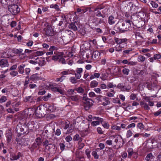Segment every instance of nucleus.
<instances>
[{
	"label": "nucleus",
	"mask_w": 161,
	"mask_h": 161,
	"mask_svg": "<svg viewBox=\"0 0 161 161\" xmlns=\"http://www.w3.org/2000/svg\"><path fill=\"white\" fill-rule=\"evenodd\" d=\"M55 89L54 91V92H58L60 94L63 95L65 94L64 91L59 87H56L55 89Z\"/></svg>",
	"instance_id": "nucleus-28"
},
{
	"label": "nucleus",
	"mask_w": 161,
	"mask_h": 161,
	"mask_svg": "<svg viewBox=\"0 0 161 161\" xmlns=\"http://www.w3.org/2000/svg\"><path fill=\"white\" fill-rule=\"evenodd\" d=\"M69 29H71L74 31H76L77 30V28L76 26L75 25V24L73 23L70 24L69 25Z\"/></svg>",
	"instance_id": "nucleus-36"
},
{
	"label": "nucleus",
	"mask_w": 161,
	"mask_h": 161,
	"mask_svg": "<svg viewBox=\"0 0 161 161\" xmlns=\"http://www.w3.org/2000/svg\"><path fill=\"white\" fill-rule=\"evenodd\" d=\"M13 106V108L11 109V113H14V111L17 112L19 110V109L18 108H14V106L15 107H17L20 104V103L19 102H15L12 103Z\"/></svg>",
	"instance_id": "nucleus-15"
},
{
	"label": "nucleus",
	"mask_w": 161,
	"mask_h": 161,
	"mask_svg": "<svg viewBox=\"0 0 161 161\" xmlns=\"http://www.w3.org/2000/svg\"><path fill=\"white\" fill-rule=\"evenodd\" d=\"M94 20H95V22H96V23L97 25L99 24H100L103 23V19H99L97 18H95L94 19Z\"/></svg>",
	"instance_id": "nucleus-43"
},
{
	"label": "nucleus",
	"mask_w": 161,
	"mask_h": 161,
	"mask_svg": "<svg viewBox=\"0 0 161 161\" xmlns=\"http://www.w3.org/2000/svg\"><path fill=\"white\" fill-rule=\"evenodd\" d=\"M58 62L60 63H61L63 64H65L66 63V61L65 60V59L64 58L62 57H61L58 60Z\"/></svg>",
	"instance_id": "nucleus-53"
},
{
	"label": "nucleus",
	"mask_w": 161,
	"mask_h": 161,
	"mask_svg": "<svg viewBox=\"0 0 161 161\" xmlns=\"http://www.w3.org/2000/svg\"><path fill=\"white\" fill-rule=\"evenodd\" d=\"M122 72L124 75H127L129 74L130 70L128 68H124L122 70Z\"/></svg>",
	"instance_id": "nucleus-42"
},
{
	"label": "nucleus",
	"mask_w": 161,
	"mask_h": 161,
	"mask_svg": "<svg viewBox=\"0 0 161 161\" xmlns=\"http://www.w3.org/2000/svg\"><path fill=\"white\" fill-rule=\"evenodd\" d=\"M135 34L136 36V38L138 39H143V37L141 34V33L139 32H135Z\"/></svg>",
	"instance_id": "nucleus-40"
},
{
	"label": "nucleus",
	"mask_w": 161,
	"mask_h": 161,
	"mask_svg": "<svg viewBox=\"0 0 161 161\" xmlns=\"http://www.w3.org/2000/svg\"><path fill=\"white\" fill-rule=\"evenodd\" d=\"M98 85V82L96 80H93L91 82L90 86L91 87H97Z\"/></svg>",
	"instance_id": "nucleus-39"
},
{
	"label": "nucleus",
	"mask_w": 161,
	"mask_h": 161,
	"mask_svg": "<svg viewBox=\"0 0 161 161\" xmlns=\"http://www.w3.org/2000/svg\"><path fill=\"white\" fill-rule=\"evenodd\" d=\"M75 90L79 93H83L84 92V90L81 87H80L75 88Z\"/></svg>",
	"instance_id": "nucleus-44"
},
{
	"label": "nucleus",
	"mask_w": 161,
	"mask_h": 161,
	"mask_svg": "<svg viewBox=\"0 0 161 161\" xmlns=\"http://www.w3.org/2000/svg\"><path fill=\"white\" fill-rule=\"evenodd\" d=\"M124 46H122L121 45H119L118 47H115V50L117 52H119L122 50V48H124Z\"/></svg>",
	"instance_id": "nucleus-51"
},
{
	"label": "nucleus",
	"mask_w": 161,
	"mask_h": 161,
	"mask_svg": "<svg viewBox=\"0 0 161 161\" xmlns=\"http://www.w3.org/2000/svg\"><path fill=\"white\" fill-rule=\"evenodd\" d=\"M18 72L17 71L14 70H11V75L13 76H15L18 74Z\"/></svg>",
	"instance_id": "nucleus-59"
},
{
	"label": "nucleus",
	"mask_w": 161,
	"mask_h": 161,
	"mask_svg": "<svg viewBox=\"0 0 161 161\" xmlns=\"http://www.w3.org/2000/svg\"><path fill=\"white\" fill-rule=\"evenodd\" d=\"M21 156V153H18L12 156V159L11 158V160H16L19 158Z\"/></svg>",
	"instance_id": "nucleus-37"
},
{
	"label": "nucleus",
	"mask_w": 161,
	"mask_h": 161,
	"mask_svg": "<svg viewBox=\"0 0 161 161\" xmlns=\"http://www.w3.org/2000/svg\"><path fill=\"white\" fill-rule=\"evenodd\" d=\"M106 12H104V10H103L102 13L99 10L97 11L96 13V15L97 17H102V18H104L105 16Z\"/></svg>",
	"instance_id": "nucleus-22"
},
{
	"label": "nucleus",
	"mask_w": 161,
	"mask_h": 161,
	"mask_svg": "<svg viewBox=\"0 0 161 161\" xmlns=\"http://www.w3.org/2000/svg\"><path fill=\"white\" fill-rule=\"evenodd\" d=\"M154 157L151 153L147 154L145 158V159L147 161H151V159H153Z\"/></svg>",
	"instance_id": "nucleus-29"
},
{
	"label": "nucleus",
	"mask_w": 161,
	"mask_h": 161,
	"mask_svg": "<svg viewBox=\"0 0 161 161\" xmlns=\"http://www.w3.org/2000/svg\"><path fill=\"white\" fill-rule=\"evenodd\" d=\"M123 25H124L122 22L119 21L114 26V30L117 32L121 33L124 32Z\"/></svg>",
	"instance_id": "nucleus-4"
},
{
	"label": "nucleus",
	"mask_w": 161,
	"mask_h": 161,
	"mask_svg": "<svg viewBox=\"0 0 161 161\" xmlns=\"http://www.w3.org/2000/svg\"><path fill=\"white\" fill-rule=\"evenodd\" d=\"M114 40L117 44L120 45L121 44L124 43V45L125 44L126 46L128 39L126 38L121 39L115 37Z\"/></svg>",
	"instance_id": "nucleus-9"
},
{
	"label": "nucleus",
	"mask_w": 161,
	"mask_h": 161,
	"mask_svg": "<svg viewBox=\"0 0 161 161\" xmlns=\"http://www.w3.org/2000/svg\"><path fill=\"white\" fill-rule=\"evenodd\" d=\"M20 11L18 6L15 3L11 4V13L13 15H16Z\"/></svg>",
	"instance_id": "nucleus-3"
},
{
	"label": "nucleus",
	"mask_w": 161,
	"mask_h": 161,
	"mask_svg": "<svg viewBox=\"0 0 161 161\" xmlns=\"http://www.w3.org/2000/svg\"><path fill=\"white\" fill-rule=\"evenodd\" d=\"M75 89H69L67 92V93L68 95H72L74 94V93L75 92Z\"/></svg>",
	"instance_id": "nucleus-47"
},
{
	"label": "nucleus",
	"mask_w": 161,
	"mask_h": 161,
	"mask_svg": "<svg viewBox=\"0 0 161 161\" xmlns=\"http://www.w3.org/2000/svg\"><path fill=\"white\" fill-rule=\"evenodd\" d=\"M46 35L48 36H52L54 34L53 31L50 27H48L45 29Z\"/></svg>",
	"instance_id": "nucleus-12"
},
{
	"label": "nucleus",
	"mask_w": 161,
	"mask_h": 161,
	"mask_svg": "<svg viewBox=\"0 0 161 161\" xmlns=\"http://www.w3.org/2000/svg\"><path fill=\"white\" fill-rule=\"evenodd\" d=\"M133 133L130 130H128L126 133L127 138H129L132 135Z\"/></svg>",
	"instance_id": "nucleus-64"
},
{
	"label": "nucleus",
	"mask_w": 161,
	"mask_h": 161,
	"mask_svg": "<svg viewBox=\"0 0 161 161\" xmlns=\"http://www.w3.org/2000/svg\"><path fill=\"white\" fill-rule=\"evenodd\" d=\"M73 33L69 30H65L63 32L62 40L64 43H67L73 39Z\"/></svg>",
	"instance_id": "nucleus-2"
},
{
	"label": "nucleus",
	"mask_w": 161,
	"mask_h": 161,
	"mask_svg": "<svg viewBox=\"0 0 161 161\" xmlns=\"http://www.w3.org/2000/svg\"><path fill=\"white\" fill-rule=\"evenodd\" d=\"M128 153V158H130L133 155L134 158H136L137 157L138 154L137 152L134 151L132 148H129L127 150Z\"/></svg>",
	"instance_id": "nucleus-7"
},
{
	"label": "nucleus",
	"mask_w": 161,
	"mask_h": 161,
	"mask_svg": "<svg viewBox=\"0 0 161 161\" xmlns=\"http://www.w3.org/2000/svg\"><path fill=\"white\" fill-rule=\"evenodd\" d=\"M100 76V74L99 73H95L93 75H92L90 77V80H92L95 78H99Z\"/></svg>",
	"instance_id": "nucleus-41"
},
{
	"label": "nucleus",
	"mask_w": 161,
	"mask_h": 161,
	"mask_svg": "<svg viewBox=\"0 0 161 161\" xmlns=\"http://www.w3.org/2000/svg\"><path fill=\"white\" fill-rule=\"evenodd\" d=\"M7 63V60L5 59H3L0 60V65L2 67L6 66Z\"/></svg>",
	"instance_id": "nucleus-30"
},
{
	"label": "nucleus",
	"mask_w": 161,
	"mask_h": 161,
	"mask_svg": "<svg viewBox=\"0 0 161 161\" xmlns=\"http://www.w3.org/2000/svg\"><path fill=\"white\" fill-rule=\"evenodd\" d=\"M34 124L33 121H25L24 123H21L20 122L17 125L15 131L18 136H20L22 134H28L30 130H34Z\"/></svg>",
	"instance_id": "nucleus-1"
},
{
	"label": "nucleus",
	"mask_w": 161,
	"mask_h": 161,
	"mask_svg": "<svg viewBox=\"0 0 161 161\" xmlns=\"http://www.w3.org/2000/svg\"><path fill=\"white\" fill-rule=\"evenodd\" d=\"M25 66V64H22L19 66L18 67V72L19 73L23 74L24 71V68Z\"/></svg>",
	"instance_id": "nucleus-27"
},
{
	"label": "nucleus",
	"mask_w": 161,
	"mask_h": 161,
	"mask_svg": "<svg viewBox=\"0 0 161 161\" xmlns=\"http://www.w3.org/2000/svg\"><path fill=\"white\" fill-rule=\"evenodd\" d=\"M108 23L110 25H112L115 23L114 17L112 15L110 16L108 18Z\"/></svg>",
	"instance_id": "nucleus-23"
},
{
	"label": "nucleus",
	"mask_w": 161,
	"mask_h": 161,
	"mask_svg": "<svg viewBox=\"0 0 161 161\" xmlns=\"http://www.w3.org/2000/svg\"><path fill=\"white\" fill-rule=\"evenodd\" d=\"M99 55V53L97 51H95L92 53L91 57L92 58H95L98 57Z\"/></svg>",
	"instance_id": "nucleus-33"
},
{
	"label": "nucleus",
	"mask_w": 161,
	"mask_h": 161,
	"mask_svg": "<svg viewBox=\"0 0 161 161\" xmlns=\"http://www.w3.org/2000/svg\"><path fill=\"white\" fill-rule=\"evenodd\" d=\"M113 72L115 75L119 74L120 73L121 69L119 67H115L114 69Z\"/></svg>",
	"instance_id": "nucleus-34"
},
{
	"label": "nucleus",
	"mask_w": 161,
	"mask_h": 161,
	"mask_svg": "<svg viewBox=\"0 0 161 161\" xmlns=\"http://www.w3.org/2000/svg\"><path fill=\"white\" fill-rule=\"evenodd\" d=\"M36 142L37 145L38 146L41 145L42 144V142L41 139L40 137H37L36 139Z\"/></svg>",
	"instance_id": "nucleus-49"
},
{
	"label": "nucleus",
	"mask_w": 161,
	"mask_h": 161,
	"mask_svg": "<svg viewBox=\"0 0 161 161\" xmlns=\"http://www.w3.org/2000/svg\"><path fill=\"white\" fill-rule=\"evenodd\" d=\"M29 79L30 80L33 81H38L42 80L41 77L39 76V75L37 74H36L31 76Z\"/></svg>",
	"instance_id": "nucleus-14"
},
{
	"label": "nucleus",
	"mask_w": 161,
	"mask_h": 161,
	"mask_svg": "<svg viewBox=\"0 0 161 161\" xmlns=\"http://www.w3.org/2000/svg\"><path fill=\"white\" fill-rule=\"evenodd\" d=\"M93 119H97V121H99L100 122H102L103 121V119L102 118H100L98 117H94L93 118Z\"/></svg>",
	"instance_id": "nucleus-60"
},
{
	"label": "nucleus",
	"mask_w": 161,
	"mask_h": 161,
	"mask_svg": "<svg viewBox=\"0 0 161 161\" xmlns=\"http://www.w3.org/2000/svg\"><path fill=\"white\" fill-rule=\"evenodd\" d=\"M144 102L148 103V105L150 106H153L154 105V103L153 102L151 101V99L150 97H145L143 98Z\"/></svg>",
	"instance_id": "nucleus-21"
},
{
	"label": "nucleus",
	"mask_w": 161,
	"mask_h": 161,
	"mask_svg": "<svg viewBox=\"0 0 161 161\" xmlns=\"http://www.w3.org/2000/svg\"><path fill=\"white\" fill-rule=\"evenodd\" d=\"M111 138L113 139V141H114V142L117 143L119 140V142H121L120 140H121L122 139V137L118 135H112Z\"/></svg>",
	"instance_id": "nucleus-19"
},
{
	"label": "nucleus",
	"mask_w": 161,
	"mask_h": 161,
	"mask_svg": "<svg viewBox=\"0 0 161 161\" xmlns=\"http://www.w3.org/2000/svg\"><path fill=\"white\" fill-rule=\"evenodd\" d=\"M138 58V61L141 62H142L145 60V58L142 55H139Z\"/></svg>",
	"instance_id": "nucleus-45"
},
{
	"label": "nucleus",
	"mask_w": 161,
	"mask_h": 161,
	"mask_svg": "<svg viewBox=\"0 0 161 161\" xmlns=\"http://www.w3.org/2000/svg\"><path fill=\"white\" fill-rule=\"evenodd\" d=\"M28 111L29 112L27 113V114L30 116L33 115L34 114H35L36 115L39 117H40L41 116V115L38 114L37 109L36 110L35 109L30 108L28 109Z\"/></svg>",
	"instance_id": "nucleus-11"
},
{
	"label": "nucleus",
	"mask_w": 161,
	"mask_h": 161,
	"mask_svg": "<svg viewBox=\"0 0 161 161\" xmlns=\"http://www.w3.org/2000/svg\"><path fill=\"white\" fill-rule=\"evenodd\" d=\"M76 78L74 77H71L70 79V82L73 84H75L78 82V81L76 80Z\"/></svg>",
	"instance_id": "nucleus-50"
},
{
	"label": "nucleus",
	"mask_w": 161,
	"mask_h": 161,
	"mask_svg": "<svg viewBox=\"0 0 161 161\" xmlns=\"http://www.w3.org/2000/svg\"><path fill=\"white\" fill-rule=\"evenodd\" d=\"M30 79L29 78V76H27L26 77V80L25 81V83L24 84V89H26L28 86V85L29 83V81L30 80Z\"/></svg>",
	"instance_id": "nucleus-32"
},
{
	"label": "nucleus",
	"mask_w": 161,
	"mask_h": 161,
	"mask_svg": "<svg viewBox=\"0 0 161 161\" xmlns=\"http://www.w3.org/2000/svg\"><path fill=\"white\" fill-rule=\"evenodd\" d=\"M123 24V27H124V32L127 31L129 30V27L131 26V21L129 19H125L124 21L122 22Z\"/></svg>",
	"instance_id": "nucleus-8"
},
{
	"label": "nucleus",
	"mask_w": 161,
	"mask_h": 161,
	"mask_svg": "<svg viewBox=\"0 0 161 161\" xmlns=\"http://www.w3.org/2000/svg\"><path fill=\"white\" fill-rule=\"evenodd\" d=\"M50 7L52 8H55L57 11H58L59 10V8H58V6L56 4H51L50 6Z\"/></svg>",
	"instance_id": "nucleus-57"
},
{
	"label": "nucleus",
	"mask_w": 161,
	"mask_h": 161,
	"mask_svg": "<svg viewBox=\"0 0 161 161\" xmlns=\"http://www.w3.org/2000/svg\"><path fill=\"white\" fill-rule=\"evenodd\" d=\"M83 103L84 108L86 110H88L92 106L93 101L92 99H89L84 101Z\"/></svg>",
	"instance_id": "nucleus-6"
},
{
	"label": "nucleus",
	"mask_w": 161,
	"mask_h": 161,
	"mask_svg": "<svg viewBox=\"0 0 161 161\" xmlns=\"http://www.w3.org/2000/svg\"><path fill=\"white\" fill-rule=\"evenodd\" d=\"M90 153L91 151L89 149H86L85 151L86 154L88 158H89L91 157Z\"/></svg>",
	"instance_id": "nucleus-62"
},
{
	"label": "nucleus",
	"mask_w": 161,
	"mask_h": 161,
	"mask_svg": "<svg viewBox=\"0 0 161 161\" xmlns=\"http://www.w3.org/2000/svg\"><path fill=\"white\" fill-rule=\"evenodd\" d=\"M36 100V99L32 96H29L26 97L25 101V102H28L30 103L33 104L35 103Z\"/></svg>",
	"instance_id": "nucleus-17"
},
{
	"label": "nucleus",
	"mask_w": 161,
	"mask_h": 161,
	"mask_svg": "<svg viewBox=\"0 0 161 161\" xmlns=\"http://www.w3.org/2000/svg\"><path fill=\"white\" fill-rule=\"evenodd\" d=\"M137 119L138 117H132L129 118L128 119V120L129 121L133 120V121H132L133 122H138L137 120H136V119Z\"/></svg>",
	"instance_id": "nucleus-58"
},
{
	"label": "nucleus",
	"mask_w": 161,
	"mask_h": 161,
	"mask_svg": "<svg viewBox=\"0 0 161 161\" xmlns=\"http://www.w3.org/2000/svg\"><path fill=\"white\" fill-rule=\"evenodd\" d=\"M36 61L37 64H38L39 66H42L45 64V61L44 59L42 57H36Z\"/></svg>",
	"instance_id": "nucleus-13"
},
{
	"label": "nucleus",
	"mask_w": 161,
	"mask_h": 161,
	"mask_svg": "<svg viewBox=\"0 0 161 161\" xmlns=\"http://www.w3.org/2000/svg\"><path fill=\"white\" fill-rule=\"evenodd\" d=\"M13 91L14 92H15L16 94L15 95H14V93H12V95L14 97H16L15 98V100H16V101H17V100L18 99V97H17V95L18 94V92L17 90L16 89H14Z\"/></svg>",
	"instance_id": "nucleus-56"
},
{
	"label": "nucleus",
	"mask_w": 161,
	"mask_h": 161,
	"mask_svg": "<svg viewBox=\"0 0 161 161\" xmlns=\"http://www.w3.org/2000/svg\"><path fill=\"white\" fill-rule=\"evenodd\" d=\"M53 143V142L51 141L50 139H45L42 142V144L43 146L47 145Z\"/></svg>",
	"instance_id": "nucleus-31"
},
{
	"label": "nucleus",
	"mask_w": 161,
	"mask_h": 161,
	"mask_svg": "<svg viewBox=\"0 0 161 161\" xmlns=\"http://www.w3.org/2000/svg\"><path fill=\"white\" fill-rule=\"evenodd\" d=\"M70 98L73 101L77 102L79 100L80 96L78 95L71 96L70 97Z\"/></svg>",
	"instance_id": "nucleus-25"
},
{
	"label": "nucleus",
	"mask_w": 161,
	"mask_h": 161,
	"mask_svg": "<svg viewBox=\"0 0 161 161\" xmlns=\"http://www.w3.org/2000/svg\"><path fill=\"white\" fill-rule=\"evenodd\" d=\"M100 78L103 80H106L107 78V76L106 75V73H103L102 74Z\"/></svg>",
	"instance_id": "nucleus-61"
},
{
	"label": "nucleus",
	"mask_w": 161,
	"mask_h": 161,
	"mask_svg": "<svg viewBox=\"0 0 161 161\" xmlns=\"http://www.w3.org/2000/svg\"><path fill=\"white\" fill-rule=\"evenodd\" d=\"M44 147V150L45 151L50 152L51 149L53 147H55V145L53 143L47 145H45L43 146Z\"/></svg>",
	"instance_id": "nucleus-16"
},
{
	"label": "nucleus",
	"mask_w": 161,
	"mask_h": 161,
	"mask_svg": "<svg viewBox=\"0 0 161 161\" xmlns=\"http://www.w3.org/2000/svg\"><path fill=\"white\" fill-rule=\"evenodd\" d=\"M92 155L94 157L95 159H98L99 158V156L97 154V153L96 151H94L92 153Z\"/></svg>",
	"instance_id": "nucleus-54"
},
{
	"label": "nucleus",
	"mask_w": 161,
	"mask_h": 161,
	"mask_svg": "<svg viewBox=\"0 0 161 161\" xmlns=\"http://www.w3.org/2000/svg\"><path fill=\"white\" fill-rule=\"evenodd\" d=\"M103 126L105 128L108 129L109 126V125L108 122H101Z\"/></svg>",
	"instance_id": "nucleus-46"
},
{
	"label": "nucleus",
	"mask_w": 161,
	"mask_h": 161,
	"mask_svg": "<svg viewBox=\"0 0 161 161\" xmlns=\"http://www.w3.org/2000/svg\"><path fill=\"white\" fill-rule=\"evenodd\" d=\"M48 87L53 92L55 90L54 89L56 87L55 84H53L52 83H50Z\"/></svg>",
	"instance_id": "nucleus-38"
},
{
	"label": "nucleus",
	"mask_w": 161,
	"mask_h": 161,
	"mask_svg": "<svg viewBox=\"0 0 161 161\" xmlns=\"http://www.w3.org/2000/svg\"><path fill=\"white\" fill-rule=\"evenodd\" d=\"M83 140V139L80 137L79 135L78 134H76L75 135L73 138V140L74 141H79V142H81Z\"/></svg>",
	"instance_id": "nucleus-24"
},
{
	"label": "nucleus",
	"mask_w": 161,
	"mask_h": 161,
	"mask_svg": "<svg viewBox=\"0 0 161 161\" xmlns=\"http://www.w3.org/2000/svg\"><path fill=\"white\" fill-rule=\"evenodd\" d=\"M102 104L103 106L107 105L110 103V101H109V98L107 97H103V101L102 102Z\"/></svg>",
	"instance_id": "nucleus-26"
},
{
	"label": "nucleus",
	"mask_w": 161,
	"mask_h": 161,
	"mask_svg": "<svg viewBox=\"0 0 161 161\" xmlns=\"http://www.w3.org/2000/svg\"><path fill=\"white\" fill-rule=\"evenodd\" d=\"M18 146L22 147L23 146L28 145L27 140L24 138H16Z\"/></svg>",
	"instance_id": "nucleus-5"
},
{
	"label": "nucleus",
	"mask_w": 161,
	"mask_h": 161,
	"mask_svg": "<svg viewBox=\"0 0 161 161\" xmlns=\"http://www.w3.org/2000/svg\"><path fill=\"white\" fill-rule=\"evenodd\" d=\"M56 109V107L53 105L49 106L47 110L49 111L53 112Z\"/></svg>",
	"instance_id": "nucleus-35"
},
{
	"label": "nucleus",
	"mask_w": 161,
	"mask_h": 161,
	"mask_svg": "<svg viewBox=\"0 0 161 161\" xmlns=\"http://www.w3.org/2000/svg\"><path fill=\"white\" fill-rule=\"evenodd\" d=\"M55 55L52 56V59L55 61H57L59 60L61 57H62L63 55V53H62L58 52L56 54L54 53Z\"/></svg>",
	"instance_id": "nucleus-18"
},
{
	"label": "nucleus",
	"mask_w": 161,
	"mask_h": 161,
	"mask_svg": "<svg viewBox=\"0 0 161 161\" xmlns=\"http://www.w3.org/2000/svg\"><path fill=\"white\" fill-rule=\"evenodd\" d=\"M111 129L113 130H121L120 127L116 125H113L111 126Z\"/></svg>",
	"instance_id": "nucleus-55"
},
{
	"label": "nucleus",
	"mask_w": 161,
	"mask_h": 161,
	"mask_svg": "<svg viewBox=\"0 0 161 161\" xmlns=\"http://www.w3.org/2000/svg\"><path fill=\"white\" fill-rule=\"evenodd\" d=\"M112 136H110L109 139L106 142V143L108 145H111L112 144L113 139L111 138Z\"/></svg>",
	"instance_id": "nucleus-48"
},
{
	"label": "nucleus",
	"mask_w": 161,
	"mask_h": 161,
	"mask_svg": "<svg viewBox=\"0 0 161 161\" xmlns=\"http://www.w3.org/2000/svg\"><path fill=\"white\" fill-rule=\"evenodd\" d=\"M103 9L104 10H104V12L107 11L109 9L107 5L105 3H103L97 6V7L95 8L94 11H96L98 9L101 10Z\"/></svg>",
	"instance_id": "nucleus-10"
},
{
	"label": "nucleus",
	"mask_w": 161,
	"mask_h": 161,
	"mask_svg": "<svg viewBox=\"0 0 161 161\" xmlns=\"http://www.w3.org/2000/svg\"><path fill=\"white\" fill-rule=\"evenodd\" d=\"M150 3L153 7V8H157L158 6V4L153 1H151Z\"/></svg>",
	"instance_id": "nucleus-63"
},
{
	"label": "nucleus",
	"mask_w": 161,
	"mask_h": 161,
	"mask_svg": "<svg viewBox=\"0 0 161 161\" xmlns=\"http://www.w3.org/2000/svg\"><path fill=\"white\" fill-rule=\"evenodd\" d=\"M51 97V95L48 93L47 96H45L42 97V99L45 101H47L48 100L49 98Z\"/></svg>",
	"instance_id": "nucleus-52"
},
{
	"label": "nucleus",
	"mask_w": 161,
	"mask_h": 161,
	"mask_svg": "<svg viewBox=\"0 0 161 161\" xmlns=\"http://www.w3.org/2000/svg\"><path fill=\"white\" fill-rule=\"evenodd\" d=\"M22 51L23 50L21 49H18L16 48H13L12 49V53L13 54V56L16 54H19L21 53Z\"/></svg>",
	"instance_id": "nucleus-20"
}]
</instances>
